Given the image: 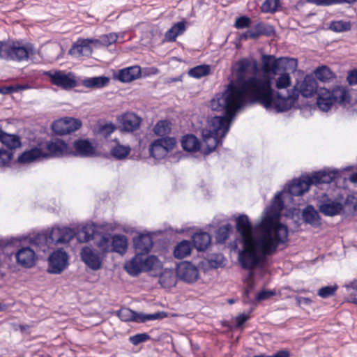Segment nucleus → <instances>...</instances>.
I'll list each match as a JSON object with an SVG mask.
<instances>
[{"instance_id": "f257e3e1", "label": "nucleus", "mask_w": 357, "mask_h": 357, "mask_svg": "<svg viewBox=\"0 0 357 357\" xmlns=\"http://www.w3.org/2000/svg\"><path fill=\"white\" fill-rule=\"evenodd\" d=\"M286 192L284 189L276 193L261 221L254 228L247 215L236 218V230L243 245V250L238 253V261L243 269L263 267L266 257L275 254L280 245H284L288 242V227L279 222L284 206L282 195Z\"/></svg>"}, {"instance_id": "f03ea898", "label": "nucleus", "mask_w": 357, "mask_h": 357, "mask_svg": "<svg viewBox=\"0 0 357 357\" xmlns=\"http://www.w3.org/2000/svg\"><path fill=\"white\" fill-rule=\"evenodd\" d=\"M236 66V79L231 81L223 92L217 93L212 99L215 109L223 108L224 105L239 110L247 103H259L266 109L276 108L281 111L291 106L296 92H293L286 98H282L279 94L275 97L269 76L245 77L250 68H257L255 61L244 58L240 59Z\"/></svg>"}, {"instance_id": "7ed1b4c3", "label": "nucleus", "mask_w": 357, "mask_h": 357, "mask_svg": "<svg viewBox=\"0 0 357 357\" xmlns=\"http://www.w3.org/2000/svg\"><path fill=\"white\" fill-rule=\"evenodd\" d=\"M212 110L223 112L225 115L215 116L210 120V129L202 130V137L206 148H204L203 153L208 155L213 152L215 148L222 144V139L226 136L230 128V124L234 119L237 109L229 108L222 105L223 108L215 109L211 100Z\"/></svg>"}, {"instance_id": "20e7f679", "label": "nucleus", "mask_w": 357, "mask_h": 357, "mask_svg": "<svg viewBox=\"0 0 357 357\" xmlns=\"http://www.w3.org/2000/svg\"><path fill=\"white\" fill-rule=\"evenodd\" d=\"M33 47L30 43H24L19 40L0 41V59L23 61L33 54Z\"/></svg>"}, {"instance_id": "39448f33", "label": "nucleus", "mask_w": 357, "mask_h": 357, "mask_svg": "<svg viewBox=\"0 0 357 357\" xmlns=\"http://www.w3.org/2000/svg\"><path fill=\"white\" fill-rule=\"evenodd\" d=\"M349 102L347 89L336 86L332 90L320 88L317 91V105L320 110L327 112L335 104L344 105Z\"/></svg>"}, {"instance_id": "423d86ee", "label": "nucleus", "mask_w": 357, "mask_h": 357, "mask_svg": "<svg viewBox=\"0 0 357 357\" xmlns=\"http://www.w3.org/2000/svg\"><path fill=\"white\" fill-rule=\"evenodd\" d=\"M318 85L315 78L312 75H306L303 79V81L301 83L299 89L297 86H294L291 91H287L286 94L282 95L280 92L274 91V96L276 97L278 94L282 98H286L289 95H292L291 93L295 91L296 92V96H295V99H294L292 104L291 106L284 110H278L276 108H272L271 110L274 109L277 112H282L290 109L294 105L296 100L298 99L299 94L301 93L303 96L305 98L312 97L318 91Z\"/></svg>"}, {"instance_id": "0eeeda50", "label": "nucleus", "mask_w": 357, "mask_h": 357, "mask_svg": "<svg viewBox=\"0 0 357 357\" xmlns=\"http://www.w3.org/2000/svg\"><path fill=\"white\" fill-rule=\"evenodd\" d=\"M176 144L174 137H163L154 140L149 146V152L155 159L163 158L169 151H172Z\"/></svg>"}, {"instance_id": "6e6552de", "label": "nucleus", "mask_w": 357, "mask_h": 357, "mask_svg": "<svg viewBox=\"0 0 357 357\" xmlns=\"http://www.w3.org/2000/svg\"><path fill=\"white\" fill-rule=\"evenodd\" d=\"M68 266V256L62 250L54 251L49 257L48 272L52 274H60Z\"/></svg>"}, {"instance_id": "1a4fd4ad", "label": "nucleus", "mask_w": 357, "mask_h": 357, "mask_svg": "<svg viewBox=\"0 0 357 357\" xmlns=\"http://www.w3.org/2000/svg\"><path fill=\"white\" fill-rule=\"evenodd\" d=\"M42 145L45 159L63 156L68 153V144L61 139L51 140Z\"/></svg>"}, {"instance_id": "9d476101", "label": "nucleus", "mask_w": 357, "mask_h": 357, "mask_svg": "<svg viewBox=\"0 0 357 357\" xmlns=\"http://www.w3.org/2000/svg\"><path fill=\"white\" fill-rule=\"evenodd\" d=\"M177 275L182 280L192 283L199 278V270L197 266L188 261H183L177 266Z\"/></svg>"}, {"instance_id": "9b49d317", "label": "nucleus", "mask_w": 357, "mask_h": 357, "mask_svg": "<svg viewBox=\"0 0 357 357\" xmlns=\"http://www.w3.org/2000/svg\"><path fill=\"white\" fill-rule=\"evenodd\" d=\"M284 59L287 60V59H275L273 55H263L261 61H262V69L264 73H272L273 74H277L278 71L280 68V64L282 61ZM288 62L289 65L293 67V68H296L297 66V60L295 59H288Z\"/></svg>"}, {"instance_id": "f8f14e48", "label": "nucleus", "mask_w": 357, "mask_h": 357, "mask_svg": "<svg viewBox=\"0 0 357 357\" xmlns=\"http://www.w3.org/2000/svg\"><path fill=\"white\" fill-rule=\"evenodd\" d=\"M312 185L310 176H302L295 178L287 185V192L293 196H300L308 191Z\"/></svg>"}, {"instance_id": "ddd939ff", "label": "nucleus", "mask_w": 357, "mask_h": 357, "mask_svg": "<svg viewBox=\"0 0 357 357\" xmlns=\"http://www.w3.org/2000/svg\"><path fill=\"white\" fill-rule=\"evenodd\" d=\"M52 83L63 89H71L76 86L77 83L71 74H66L61 71L48 73Z\"/></svg>"}, {"instance_id": "4468645a", "label": "nucleus", "mask_w": 357, "mask_h": 357, "mask_svg": "<svg viewBox=\"0 0 357 357\" xmlns=\"http://www.w3.org/2000/svg\"><path fill=\"white\" fill-rule=\"evenodd\" d=\"M82 260L93 271L99 270L102 266V259L100 254L91 248L86 247L81 252Z\"/></svg>"}, {"instance_id": "2eb2a0df", "label": "nucleus", "mask_w": 357, "mask_h": 357, "mask_svg": "<svg viewBox=\"0 0 357 357\" xmlns=\"http://www.w3.org/2000/svg\"><path fill=\"white\" fill-rule=\"evenodd\" d=\"M45 154L42 144L34 146L29 150L24 151L18 158L20 163H30L45 159Z\"/></svg>"}, {"instance_id": "dca6fc26", "label": "nucleus", "mask_w": 357, "mask_h": 357, "mask_svg": "<svg viewBox=\"0 0 357 357\" xmlns=\"http://www.w3.org/2000/svg\"><path fill=\"white\" fill-rule=\"evenodd\" d=\"M122 130L127 132H133L137 130L141 123V118L132 112L123 114L120 118Z\"/></svg>"}, {"instance_id": "f3484780", "label": "nucleus", "mask_w": 357, "mask_h": 357, "mask_svg": "<svg viewBox=\"0 0 357 357\" xmlns=\"http://www.w3.org/2000/svg\"><path fill=\"white\" fill-rule=\"evenodd\" d=\"M339 176L337 170L324 169L314 172L310 176L312 181V185H318L321 183H330Z\"/></svg>"}, {"instance_id": "a211bd4d", "label": "nucleus", "mask_w": 357, "mask_h": 357, "mask_svg": "<svg viewBox=\"0 0 357 357\" xmlns=\"http://www.w3.org/2000/svg\"><path fill=\"white\" fill-rule=\"evenodd\" d=\"M302 219L305 224L318 228L321 225V219L318 211L312 205H307L302 211Z\"/></svg>"}, {"instance_id": "6ab92c4d", "label": "nucleus", "mask_w": 357, "mask_h": 357, "mask_svg": "<svg viewBox=\"0 0 357 357\" xmlns=\"http://www.w3.org/2000/svg\"><path fill=\"white\" fill-rule=\"evenodd\" d=\"M137 253L145 255L149 252L153 247V240L149 234H140L133 240Z\"/></svg>"}, {"instance_id": "aec40b11", "label": "nucleus", "mask_w": 357, "mask_h": 357, "mask_svg": "<svg viewBox=\"0 0 357 357\" xmlns=\"http://www.w3.org/2000/svg\"><path fill=\"white\" fill-rule=\"evenodd\" d=\"M17 262L24 267H32L35 264L36 254L33 250L22 248L16 253Z\"/></svg>"}, {"instance_id": "412c9836", "label": "nucleus", "mask_w": 357, "mask_h": 357, "mask_svg": "<svg viewBox=\"0 0 357 357\" xmlns=\"http://www.w3.org/2000/svg\"><path fill=\"white\" fill-rule=\"evenodd\" d=\"M52 231L54 244L67 243L70 242L76 234L75 230L69 227H56L53 228Z\"/></svg>"}, {"instance_id": "4be33fe9", "label": "nucleus", "mask_w": 357, "mask_h": 357, "mask_svg": "<svg viewBox=\"0 0 357 357\" xmlns=\"http://www.w3.org/2000/svg\"><path fill=\"white\" fill-rule=\"evenodd\" d=\"M93 41L89 39L79 40L70 48L69 53L75 56H89L92 53L91 43Z\"/></svg>"}, {"instance_id": "5701e85b", "label": "nucleus", "mask_w": 357, "mask_h": 357, "mask_svg": "<svg viewBox=\"0 0 357 357\" xmlns=\"http://www.w3.org/2000/svg\"><path fill=\"white\" fill-rule=\"evenodd\" d=\"M343 205L337 201L328 199L319 206V211L326 216H335L343 211Z\"/></svg>"}, {"instance_id": "b1692460", "label": "nucleus", "mask_w": 357, "mask_h": 357, "mask_svg": "<svg viewBox=\"0 0 357 357\" xmlns=\"http://www.w3.org/2000/svg\"><path fill=\"white\" fill-rule=\"evenodd\" d=\"M73 147L75 150V155L89 157L94 154L95 149L91 142L87 139H78L74 142Z\"/></svg>"}, {"instance_id": "393cba45", "label": "nucleus", "mask_w": 357, "mask_h": 357, "mask_svg": "<svg viewBox=\"0 0 357 357\" xmlns=\"http://www.w3.org/2000/svg\"><path fill=\"white\" fill-rule=\"evenodd\" d=\"M143 255L136 252L135 256L125 264L126 271L132 276L138 275L143 271Z\"/></svg>"}, {"instance_id": "a878e982", "label": "nucleus", "mask_w": 357, "mask_h": 357, "mask_svg": "<svg viewBox=\"0 0 357 357\" xmlns=\"http://www.w3.org/2000/svg\"><path fill=\"white\" fill-rule=\"evenodd\" d=\"M141 75V68L138 66L126 68L119 70L118 79L124 83L130 82Z\"/></svg>"}, {"instance_id": "bb28decb", "label": "nucleus", "mask_w": 357, "mask_h": 357, "mask_svg": "<svg viewBox=\"0 0 357 357\" xmlns=\"http://www.w3.org/2000/svg\"><path fill=\"white\" fill-rule=\"evenodd\" d=\"M71 122H74V123H75L76 126L74 128L69 129L66 126V119H63L55 121L52 125V129L56 134L64 135L78 130L82 126L80 121H71Z\"/></svg>"}, {"instance_id": "cd10ccee", "label": "nucleus", "mask_w": 357, "mask_h": 357, "mask_svg": "<svg viewBox=\"0 0 357 357\" xmlns=\"http://www.w3.org/2000/svg\"><path fill=\"white\" fill-rule=\"evenodd\" d=\"M0 142L11 151L21 146L20 137L16 135L8 134L0 130Z\"/></svg>"}, {"instance_id": "c85d7f7f", "label": "nucleus", "mask_w": 357, "mask_h": 357, "mask_svg": "<svg viewBox=\"0 0 357 357\" xmlns=\"http://www.w3.org/2000/svg\"><path fill=\"white\" fill-rule=\"evenodd\" d=\"M211 236L207 232H197L192 236L195 248L199 251L207 249L211 243Z\"/></svg>"}, {"instance_id": "c756f323", "label": "nucleus", "mask_w": 357, "mask_h": 357, "mask_svg": "<svg viewBox=\"0 0 357 357\" xmlns=\"http://www.w3.org/2000/svg\"><path fill=\"white\" fill-rule=\"evenodd\" d=\"M167 317L165 312H157L153 314H144L135 311L133 321L136 323H145L149 321L162 319Z\"/></svg>"}, {"instance_id": "7c9ffc66", "label": "nucleus", "mask_w": 357, "mask_h": 357, "mask_svg": "<svg viewBox=\"0 0 357 357\" xmlns=\"http://www.w3.org/2000/svg\"><path fill=\"white\" fill-rule=\"evenodd\" d=\"M32 243L38 247L45 248L50 244L54 243V237L52 236V231L50 232H42L35 235L32 240Z\"/></svg>"}, {"instance_id": "2f4dec72", "label": "nucleus", "mask_w": 357, "mask_h": 357, "mask_svg": "<svg viewBox=\"0 0 357 357\" xmlns=\"http://www.w3.org/2000/svg\"><path fill=\"white\" fill-rule=\"evenodd\" d=\"M128 239L124 235L116 234L112 236L111 250L121 255L126 252Z\"/></svg>"}, {"instance_id": "473e14b6", "label": "nucleus", "mask_w": 357, "mask_h": 357, "mask_svg": "<svg viewBox=\"0 0 357 357\" xmlns=\"http://www.w3.org/2000/svg\"><path fill=\"white\" fill-rule=\"evenodd\" d=\"M181 145L184 150L189 152H195L200 149V142L193 135L183 136L181 140Z\"/></svg>"}, {"instance_id": "72a5a7b5", "label": "nucleus", "mask_w": 357, "mask_h": 357, "mask_svg": "<svg viewBox=\"0 0 357 357\" xmlns=\"http://www.w3.org/2000/svg\"><path fill=\"white\" fill-rule=\"evenodd\" d=\"M185 30L184 22H179L174 24L168 31H166L165 38L168 42L176 40L178 36L182 34Z\"/></svg>"}, {"instance_id": "f704fd0d", "label": "nucleus", "mask_w": 357, "mask_h": 357, "mask_svg": "<svg viewBox=\"0 0 357 357\" xmlns=\"http://www.w3.org/2000/svg\"><path fill=\"white\" fill-rule=\"evenodd\" d=\"M109 79L105 76L93 77L83 80L82 84L86 88H102L106 86Z\"/></svg>"}, {"instance_id": "c9c22d12", "label": "nucleus", "mask_w": 357, "mask_h": 357, "mask_svg": "<svg viewBox=\"0 0 357 357\" xmlns=\"http://www.w3.org/2000/svg\"><path fill=\"white\" fill-rule=\"evenodd\" d=\"M192 245L190 241L183 240L174 248V255L177 259H183L190 255Z\"/></svg>"}, {"instance_id": "e433bc0d", "label": "nucleus", "mask_w": 357, "mask_h": 357, "mask_svg": "<svg viewBox=\"0 0 357 357\" xmlns=\"http://www.w3.org/2000/svg\"><path fill=\"white\" fill-rule=\"evenodd\" d=\"M256 39L261 36H271L275 33L274 27L270 24L259 22L252 28Z\"/></svg>"}, {"instance_id": "4c0bfd02", "label": "nucleus", "mask_w": 357, "mask_h": 357, "mask_svg": "<svg viewBox=\"0 0 357 357\" xmlns=\"http://www.w3.org/2000/svg\"><path fill=\"white\" fill-rule=\"evenodd\" d=\"M130 153V147L121 144H116L111 149L110 154L117 160H123L127 158Z\"/></svg>"}, {"instance_id": "58836bf2", "label": "nucleus", "mask_w": 357, "mask_h": 357, "mask_svg": "<svg viewBox=\"0 0 357 357\" xmlns=\"http://www.w3.org/2000/svg\"><path fill=\"white\" fill-rule=\"evenodd\" d=\"M210 66L203 64L190 68L188 71V75L191 77L199 79L204 76L208 75L210 73Z\"/></svg>"}, {"instance_id": "ea45409f", "label": "nucleus", "mask_w": 357, "mask_h": 357, "mask_svg": "<svg viewBox=\"0 0 357 357\" xmlns=\"http://www.w3.org/2000/svg\"><path fill=\"white\" fill-rule=\"evenodd\" d=\"M328 29L336 33H342L351 30V23L349 21L334 20L332 21Z\"/></svg>"}, {"instance_id": "a19ab883", "label": "nucleus", "mask_w": 357, "mask_h": 357, "mask_svg": "<svg viewBox=\"0 0 357 357\" xmlns=\"http://www.w3.org/2000/svg\"><path fill=\"white\" fill-rule=\"evenodd\" d=\"M123 36H124V33H120L119 34H117L116 33H109L108 34L102 35L100 37V41L103 45H105L106 46L111 45L115 43L116 42H119V43H123V41H124Z\"/></svg>"}, {"instance_id": "79ce46f5", "label": "nucleus", "mask_w": 357, "mask_h": 357, "mask_svg": "<svg viewBox=\"0 0 357 357\" xmlns=\"http://www.w3.org/2000/svg\"><path fill=\"white\" fill-rule=\"evenodd\" d=\"M95 229L93 225L84 226L77 234V238L80 241L87 242L93 238Z\"/></svg>"}, {"instance_id": "37998d69", "label": "nucleus", "mask_w": 357, "mask_h": 357, "mask_svg": "<svg viewBox=\"0 0 357 357\" xmlns=\"http://www.w3.org/2000/svg\"><path fill=\"white\" fill-rule=\"evenodd\" d=\"M253 270H249L248 277L246 278L247 287L243 291V301L245 303H249L251 301V298H250L249 294L254 288V282L253 278L255 276V273Z\"/></svg>"}, {"instance_id": "c03bdc74", "label": "nucleus", "mask_w": 357, "mask_h": 357, "mask_svg": "<svg viewBox=\"0 0 357 357\" xmlns=\"http://www.w3.org/2000/svg\"><path fill=\"white\" fill-rule=\"evenodd\" d=\"M315 77L321 82L329 81L333 77V73L331 69L325 66L319 67L314 71Z\"/></svg>"}, {"instance_id": "a18cd8bd", "label": "nucleus", "mask_w": 357, "mask_h": 357, "mask_svg": "<svg viewBox=\"0 0 357 357\" xmlns=\"http://www.w3.org/2000/svg\"><path fill=\"white\" fill-rule=\"evenodd\" d=\"M159 282L164 288H170L176 284V278L172 272H165L159 278Z\"/></svg>"}, {"instance_id": "49530a36", "label": "nucleus", "mask_w": 357, "mask_h": 357, "mask_svg": "<svg viewBox=\"0 0 357 357\" xmlns=\"http://www.w3.org/2000/svg\"><path fill=\"white\" fill-rule=\"evenodd\" d=\"M232 231V226L227 224L220 227L216 232V240L218 243H223L228 238Z\"/></svg>"}, {"instance_id": "de8ad7c7", "label": "nucleus", "mask_w": 357, "mask_h": 357, "mask_svg": "<svg viewBox=\"0 0 357 357\" xmlns=\"http://www.w3.org/2000/svg\"><path fill=\"white\" fill-rule=\"evenodd\" d=\"M170 130V123L167 120L158 121L153 128L155 134L159 136H165L169 134Z\"/></svg>"}, {"instance_id": "09e8293b", "label": "nucleus", "mask_w": 357, "mask_h": 357, "mask_svg": "<svg viewBox=\"0 0 357 357\" xmlns=\"http://www.w3.org/2000/svg\"><path fill=\"white\" fill-rule=\"evenodd\" d=\"M159 264L158 259L154 255L144 257L143 255V271L147 272L155 269Z\"/></svg>"}, {"instance_id": "8fccbe9b", "label": "nucleus", "mask_w": 357, "mask_h": 357, "mask_svg": "<svg viewBox=\"0 0 357 357\" xmlns=\"http://www.w3.org/2000/svg\"><path fill=\"white\" fill-rule=\"evenodd\" d=\"M291 77L288 73H282L280 75L275 82V87L277 89H284L291 85Z\"/></svg>"}, {"instance_id": "3c124183", "label": "nucleus", "mask_w": 357, "mask_h": 357, "mask_svg": "<svg viewBox=\"0 0 357 357\" xmlns=\"http://www.w3.org/2000/svg\"><path fill=\"white\" fill-rule=\"evenodd\" d=\"M280 5V0H265L261 10L264 13H275Z\"/></svg>"}, {"instance_id": "603ef678", "label": "nucleus", "mask_w": 357, "mask_h": 357, "mask_svg": "<svg viewBox=\"0 0 357 357\" xmlns=\"http://www.w3.org/2000/svg\"><path fill=\"white\" fill-rule=\"evenodd\" d=\"M337 288V284L323 287L318 290L317 294L322 298H327L335 295Z\"/></svg>"}, {"instance_id": "864d4df0", "label": "nucleus", "mask_w": 357, "mask_h": 357, "mask_svg": "<svg viewBox=\"0 0 357 357\" xmlns=\"http://www.w3.org/2000/svg\"><path fill=\"white\" fill-rule=\"evenodd\" d=\"M135 311L128 307H122L117 312L119 319L126 322L133 321Z\"/></svg>"}, {"instance_id": "5fc2aeb1", "label": "nucleus", "mask_w": 357, "mask_h": 357, "mask_svg": "<svg viewBox=\"0 0 357 357\" xmlns=\"http://www.w3.org/2000/svg\"><path fill=\"white\" fill-rule=\"evenodd\" d=\"M115 130V126L112 123H107L103 125H99L98 128V133L104 137H109Z\"/></svg>"}, {"instance_id": "6e6d98bb", "label": "nucleus", "mask_w": 357, "mask_h": 357, "mask_svg": "<svg viewBox=\"0 0 357 357\" xmlns=\"http://www.w3.org/2000/svg\"><path fill=\"white\" fill-rule=\"evenodd\" d=\"M151 338L150 335L146 333H138L129 337V341L133 345H138L140 343L145 342Z\"/></svg>"}, {"instance_id": "4d7b16f0", "label": "nucleus", "mask_w": 357, "mask_h": 357, "mask_svg": "<svg viewBox=\"0 0 357 357\" xmlns=\"http://www.w3.org/2000/svg\"><path fill=\"white\" fill-rule=\"evenodd\" d=\"M251 22L252 21L250 17L247 16H241L236 18L234 26L238 29L248 28L250 26Z\"/></svg>"}, {"instance_id": "13d9d810", "label": "nucleus", "mask_w": 357, "mask_h": 357, "mask_svg": "<svg viewBox=\"0 0 357 357\" xmlns=\"http://www.w3.org/2000/svg\"><path fill=\"white\" fill-rule=\"evenodd\" d=\"M13 158V153L0 149V167L8 165Z\"/></svg>"}, {"instance_id": "bf43d9fd", "label": "nucleus", "mask_w": 357, "mask_h": 357, "mask_svg": "<svg viewBox=\"0 0 357 357\" xmlns=\"http://www.w3.org/2000/svg\"><path fill=\"white\" fill-rule=\"evenodd\" d=\"M110 238L107 236H103L98 242V247L104 252L110 250Z\"/></svg>"}, {"instance_id": "052dcab7", "label": "nucleus", "mask_w": 357, "mask_h": 357, "mask_svg": "<svg viewBox=\"0 0 357 357\" xmlns=\"http://www.w3.org/2000/svg\"><path fill=\"white\" fill-rule=\"evenodd\" d=\"M275 295V291L271 290H264L259 292L256 296V300L258 301L268 299L271 296Z\"/></svg>"}, {"instance_id": "680f3d73", "label": "nucleus", "mask_w": 357, "mask_h": 357, "mask_svg": "<svg viewBox=\"0 0 357 357\" xmlns=\"http://www.w3.org/2000/svg\"><path fill=\"white\" fill-rule=\"evenodd\" d=\"M307 3L314 4L318 6H333L331 0H306Z\"/></svg>"}, {"instance_id": "e2e57ef3", "label": "nucleus", "mask_w": 357, "mask_h": 357, "mask_svg": "<svg viewBox=\"0 0 357 357\" xmlns=\"http://www.w3.org/2000/svg\"><path fill=\"white\" fill-rule=\"evenodd\" d=\"M255 34L254 33V31L252 29H248L246 31L242 33L239 36V38L242 40H246L248 39H256Z\"/></svg>"}, {"instance_id": "0e129e2a", "label": "nucleus", "mask_w": 357, "mask_h": 357, "mask_svg": "<svg viewBox=\"0 0 357 357\" xmlns=\"http://www.w3.org/2000/svg\"><path fill=\"white\" fill-rule=\"evenodd\" d=\"M347 81L350 85L357 84V70H354L351 71L347 77Z\"/></svg>"}, {"instance_id": "69168bd1", "label": "nucleus", "mask_w": 357, "mask_h": 357, "mask_svg": "<svg viewBox=\"0 0 357 357\" xmlns=\"http://www.w3.org/2000/svg\"><path fill=\"white\" fill-rule=\"evenodd\" d=\"M248 319V316L245 314H241L236 317V324L238 327H241Z\"/></svg>"}, {"instance_id": "338daca9", "label": "nucleus", "mask_w": 357, "mask_h": 357, "mask_svg": "<svg viewBox=\"0 0 357 357\" xmlns=\"http://www.w3.org/2000/svg\"><path fill=\"white\" fill-rule=\"evenodd\" d=\"M296 303L298 305L302 304L309 305L312 303V300L310 298H305L302 296H298L296 298Z\"/></svg>"}, {"instance_id": "774afa93", "label": "nucleus", "mask_w": 357, "mask_h": 357, "mask_svg": "<svg viewBox=\"0 0 357 357\" xmlns=\"http://www.w3.org/2000/svg\"><path fill=\"white\" fill-rule=\"evenodd\" d=\"M273 357H289V352L287 350H281L273 354Z\"/></svg>"}]
</instances>
